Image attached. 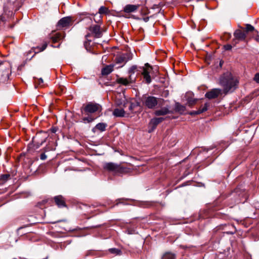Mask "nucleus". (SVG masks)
Instances as JSON below:
<instances>
[{
  "instance_id": "obj_1",
  "label": "nucleus",
  "mask_w": 259,
  "mask_h": 259,
  "mask_svg": "<svg viewBox=\"0 0 259 259\" xmlns=\"http://www.w3.org/2000/svg\"><path fill=\"white\" fill-rule=\"evenodd\" d=\"M239 81L230 72L224 73L220 78V84L223 88V93L226 95L232 93L238 87Z\"/></svg>"
},
{
  "instance_id": "obj_2",
  "label": "nucleus",
  "mask_w": 259,
  "mask_h": 259,
  "mask_svg": "<svg viewBox=\"0 0 259 259\" xmlns=\"http://www.w3.org/2000/svg\"><path fill=\"white\" fill-rule=\"evenodd\" d=\"M102 110L101 106L97 103H90L88 104L84 108L85 113L89 115L95 113H100ZM98 116H93L89 115L87 117L83 118L82 120L85 122H91L93 121Z\"/></svg>"
},
{
  "instance_id": "obj_3",
  "label": "nucleus",
  "mask_w": 259,
  "mask_h": 259,
  "mask_svg": "<svg viewBox=\"0 0 259 259\" xmlns=\"http://www.w3.org/2000/svg\"><path fill=\"white\" fill-rule=\"evenodd\" d=\"M104 168L109 171L115 173L125 174L129 172V168L112 162L106 163L104 165Z\"/></svg>"
},
{
  "instance_id": "obj_4",
  "label": "nucleus",
  "mask_w": 259,
  "mask_h": 259,
  "mask_svg": "<svg viewBox=\"0 0 259 259\" xmlns=\"http://www.w3.org/2000/svg\"><path fill=\"white\" fill-rule=\"evenodd\" d=\"M11 67L8 63H5L0 65V81L5 82L7 81L11 74Z\"/></svg>"
},
{
  "instance_id": "obj_5",
  "label": "nucleus",
  "mask_w": 259,
  "mask_h": 259,
  "mask_svg": "<svg viewBox=\"0 0 259 259\" xmlns=\"http://www.w3.org/2000/svg\"><path fill=\"white\" fill-rule=\"evenodd\" d=\"M89 30L91 33H88L85 35V38L88 41H91V40L89 39V37L91 35H93L97 38H100L102 36V32L101 30L100 26L97 25L90 27Z\"/></svg>"
},
{
  "instance_id": "obj_6",
  "label": "nucleus",
  "mask_w": 259,
  "mask_h": 259,
  "mask_svg": "<svg viewBox=\"0 0 259 259\" xmlns=\"http://www.w3.org/2000/svg\"><path fill=\"white\" fill-rule=\"evenodd\" d=\"M143 103L147 108L152 109L157 104V100L153 96H145L143 97Z\"/></svg>"
},
{
  "instance_id": "obj_7",
  "label": "nucleus",
  "mask_w": 259,
  "mask_h": 259,
  "mask_svg": "<svg viewBox=\"0 0 259 259\" xmlns=\"http://www.w3.org/2000/svg\"><path fill=\"white\" fill-rule=\"evenodd\" d=\"M131 58L128 54H122L116 57L115 61L116 64L121 65L119 67H122Z\"/></svg>"
},
{
  "instance_id": "obj_8",
  "label": "nucleus",
  "mask_w": 259,
  "mask_h": 259,
  "mask_svg": "<svg viewBox=\"0 0 259 259\" xmlns=\"http://www.w3.org/2000/svg\"><path fill=\"white\" fill-rule=\"evenodd\" d=\"M151 70L152 67L149 65V64H145V67L143 69L142 74L144 76V79L148 83H149L151 81V77L149 75V73Z\"/></svg>"
},
{
  "instance_id": "obj_9",
  "label": "nucleus",
  "mask_w": 259,
  "mask_h": 259,
  "mask_svg": "<svg viewBox=\"0 0 259 259\" xmlns=\"http://www.w3.org/2000/svg\"><path fill=\"white\" fill-rule=\"evenodd\" d=\"M72 23V20L70 17H64L60 19L58 23V27L62 28L69 26Z\"/></svg>"
},
{
  "instance_id": "obj_10",
  "label": "nucleus",
  "mask_w": 259,
  "mask_h": 259,
  "mask_svg": "<svg viewBox=\"0 0 259 259\" xmlns=\"http://www.w3.org/2000/svg\"><path fill=\"white\" fill-rule=\"evenodd\" d=\"M221 93V90L214 89L208 92L205 94L206 98L209 99H212L217 98Z\"/></svg>"
},
{
  "instance_id": "obj_11",
  "label": "nucleus",
  "mask_w": 259,
  "mask_h": 259,
  "mask_svg": "<svg viewBox=\"0 0 259 259\" xmlns=\"http://www.w3.org/2000/svg\"><path fill=\"white\" fill-rule=\"evenodd\" d=\"M135 78H133L131 75H129L128 78L119 77L117 79L116 81L118 83L124 85H127L131 83L135 82Z\"/></svg>"
},
{
  "instance_id": "obj_12",
  "label": "nucleus",
  "mask_w": 259,
  "mask_h": 259,
  "mask_svg": "<svg viewBox=\"0 0 259 259\" xmlns=\"http://www.w3.org/2000/svg\"><path fill=\"white\" fill-rule=\"evenodd\" d=\"M54 201L56 204L59 207H66V202L64 198L61 195H58L54 197Z\"/></svg>"
},
{
  "instance_id": "obj_13",
  "label": "nucleus",
  "mask_w": 259,
  "mask_h": 259,
  "mask_svg": "<svg viewBox=\"0 0 259 259\" xmlns=\"http://www.w3.org/2000/svg\"><path fill=\"white\" fill-rule=\"evenodd\" d=\"M140 7L139 5H127L123 9L125 13H130L137 11Z\"/></svg>"
},
{
  "instance_id": "obj_14",
  "label": "nucleus",
  "mask_w": 259,
  "mask_h": 259,
  "mask_svg": "<svg viewBox=\"0 0 259 259\" xmlns=\"http://www.w3.org/2000/svg\"><path fill=\"white\" fill-rule=\"evenodd\" d=\"M193 94L192 93H187L185 98L187 101V103L189 106H192L196 103L197 99L193 98Z\"/></svg>"
},
{
  "instance_id": "obj_15",
  "label": "nucleus",
  "mask_w": 259,
  "mask_h": 259,
  "mask_svg": "<svg viewBox=\"0 0 259 259\" xmlns=\"http://www.w3.org/2000/svg\"><path fill=\"white\" fill-rule=\"evenodd\" d=\"M234 35L236 39L240 40H245L246 37V33L239 29L235 31Z\"/></svg>"
},
{
  "instance_id": "obj_16",
  "label": "nucleus",
  "mask_w": 259,
  "mask_h": 259,
  "mask_svg": "<svg viewBox=\"0 0 259 259\" xmlns=\"http://www.w3.org/2000/svg\"><path fill=\"white\" fill-rule=\"evenodd\" d=\"M64 37V33L57 32L51 36V39L53 43L59 41Z\"/></svg>"
},
{
  "instance_id": "obj_17",
  "label": "nucleus",
  "mask_w": 259,
  "mask_h": 259,
  "mask_svg": "<svg viewBox=\"0 0 259 259\" xmlns=\"http://www.w3.org/2000/svg\"><path fill=\"white\" fill-rule=\"evenodd\" d=\"M113 68L114 65H106L102 69V75H107L109 74L113 70Z\"/></svg>"
},
{
  "instance_id": "obj_18",
  "label": "nucleus",
  "mask_w": 259,
  "mask_h": 259,
  "mask_svg": "<svg viewBox=\"0 0 259 259\" xmlns=\"http://www.w3.org/2000/svg\"><path fill=\"white\" fill-rule=\"evenodd\" d=\"M207 107H208V105H207V104L206 103V104H205L203 107H202V108H200L199 109H198L197 111H191L189 113V114H190L191 115H195L201 114L207 110Z\"/></svg>"
},
{
  "instance_id": "obj_19",
  "label": "nucleus",
  "mask_w": 259,
  "mask_h": 259,
  "mask_svg": "<svg viewBox=\"0 0 259 259\" xmlns=\"http://www.w3.org/2000/svg\"><path fill=\"white\" fill-rule=\"evenodd\" d=\"M163 120V118L162 117L154 118L151 120L150 124L152 125L153 128H155L157 124L162 122Z\"/></svg>"
},
{
  "instance_id": "obj_20",
  "label": "nucleus",
  "mask_w": 259,
  "mask_h": 259,
  "mask_svg": "<svg viewBox=\"0 0 259 259\" xmlns=\"http://www.w3.org/2000/svg\"><path fill=\"white\" fill-rule=\"evenodd\" d=\"M169 111L166 108H162L155 111V114L157 116L164 115L169 113Z\"/></svg>"
},
{
  "instance_id": "obj_21",
  "label": "nucleus",
  "mask_w": 259,
  "mask_h": 259,
  "mask_svg": "<svg viewBox=\"0 0 259 259\" xmlns=\"http://www.w3.org/2000/svg\"><path fill=\"white\" fill-rule=\"evenodd\" d=\"M113 114L116 117H123L124 116L125 112L123 109L116 108L113 111Z\"/></svg>"
},
{
  "instance_id": "obj_22",
  "label": "nucleus",
  "mask_w": 259,
  "mask_h": 259,
  "mask_svg": "<svg viewBox=\"0 0 259 259\" xmlns=\"http://www.w3.org/2000/svg\"><path fill=\"white\" fill-rule=\"evenodd\" d=\"M249 32H252L253 33V34H257L258 31L254 29V28L253 26L251 25L250 24H246V30H245V33L246 34Z\"/></svg>"
},
{
  "instance_id": "obj_23",
  "label": "nucleus",
  "mask_w": 259,
  "mask_h": 259,
  "mask_svg": "<svg viewBox=\"0 0 259 259\" xmlns=\"http://www.w3.org/2000/svg\"><path fill=\"white\" fill-rule=\"evenodd\" d=\"M106 126V124L104 123H99L96 125L95 128L101 132H103L105 131Z\"/></svg>"
},
{
  "instance_id": "obj_24",
  "label": "nucleus",
  "mask_w": 259,
  "mask_h": 259,
  "mask_svg": "<svg viewBox=\"0 0 259 259\" xmlns=\"http://www.w3.org/2000/svg\"><path fill=\"white\" fill-rule=\"evenodd\" d=\"M162 259H176V256L171 253H166L163 255Z\"/></svg>"
},
{
  "instance_id": "obj_25",
  "label": "nucleus",
  "mask_w": 259,
  "mask_h": 259,
  "mask_svg": "<svg viewBox=\"0 0 259 259\" xmlns=\"http://www.w3.org/2000/svg\"><path fill=\"white\" fill-rule=\"evenodd\" d=\"M47 47V44L46 42H45L42 46H41V47H37L35 49V53H38L39 52H41V51H43L44 50H45L46 48Z\"/></svg>"
},
{
  "instance_id": "obj_26",
  "label": "nucleus",
  "mask_w": 259,
  "mask_h": 259,
  "mask_svg": "<svg viewBox=\"0 0 259 259\" xmlns=\"http://www.w3.org/2000/svg\"><path fill=\"white\" fill-rule=\"evenodd\" d=\"M108 12V9L105 7L102 6L99 10V13L100 14H106Z\"/></svg>"
},
{
  "instance_id": "obj_27",
  "label": "nucleus",
  "mask_w": 259,
  "mask_h": 259,
  "mask_svg": "<svg viewBox=\"0 0 259 259\" xmlns=\"http://www.w3.org/2000/svg\"><path fill=\"white\" fill-rule=\"evenodd\" d=\"M10 175L9 174L2 175L0 176V180L5 182L10 178Z\"/></svg>"
},
{
  "instance_id": "obj_28",
  "label": "nucleus",
  "mask_w": 259,
  "mask_h": 259,
  "mask_svg": "<svg viewBox=\"0 0 259 259\" xmlns=\"http://www.w3.org/2000/svg\"><path fill=\"white\" fill-rule=\"evenodd\" d=\"M190 167L191 165H190L189 163H188L186 165V167L184 168V169H185L184 173L185 176H187L191 172V170L190 169Z\"/></svg>"
},
{
  "instance_id": "obj_29",
  "label": "nucleus",
  "mask_w": 259,
  "mask_h": 259,
  "mask_svg": "<svg viewBox=\"0 0 259 259\" xmlns=\"http://www.w3.org/2000/svg\"><path fill=\"white\" fill-rule=\"evenodd\" d=\"M228 227L231 228V230L227 231L226 233L227 234H233L236 232V230L235 226L233 225H228Z\"/></svg>"
},
{
  "instance_id": "obj_30",
  "label": "nucleus",
  "mask_w": 259,
  "mask_h": 259,
  "mask_svg": "<svg viewBox=\"0 0 259 259\" xmlns=\"http://www.w3.org/2000/svg\"><path fill=\"white\" fill-rule=\"evenodd\" d=\"M137 70V66H132L128 71V73L130 74V75H131L132 77L133 74H134L135 71Z\"/></svg>"
},
{
  "instance_id": "obj_31",
  "label": "nucleus",
  "mask_w": 259,
  "mask_h": 259,
  "mask_svg": "<svg viewBox=\"0 0 259 259\" xmlns=\"http://www.w3.org/2000/svg\"><path fill=\"white\" fill-rule=\"evenodd\" d=\"M141 13L143 15H146L149 14V11L147 7H143L141 10Z\"/></svg>"
},
{
  "instance_id": "obj_32",
  "label": "nucleus",
  "mask_w": 259,
  "mask_h": 259,
  "mask_svg": "<svg viewBox=\"0 0 259 259\" xmlns=\"http://www.w3.org/2000/svg\"><path fill=\"white\" fill-rule=\"evenodd\" d=\"M164 6V3L163 2H159V3H155L153 5V8H159L160 7H162Z\"/></svg>"
},
{
  "instance_id": "obj_33",
  "label": "nucleus",
  "mask_w": 259,
  "mask_h": 259,
  "mask_svg": "<svg viewBox=\"0 0 259 259\" xmlns=\"http://www.w3.org/2000/svg\"><path fill=\"white\" fill-rule=\"evenodd\" d=\"M109 251L111 253H114L116 254H119V252H120V251L119 250L116 249V248H111L109 249Z\"/></svg>"
},
{
  "instance_id": "obj_34",
  "label": "nucleus",
  "mask_w": 259,
  "mask_h": 259,
  "mask_svg": "<svg viewBox=\"0 0 259 259\" xmlns=\"http://www.w3.org/2000/svg\"><path fill=\"white\" fill-rule=\"evenodd\" d=\"M232 48V47L231 45L228 44V45L224 46V49L227 51L231 50Z\"/></svg>"
},
{
  "instance_id": "obj_35",
  "label": "nucleus",
  "mask_w": 259,
  "mask_h": 259,
  "mask_svg": "<svg viewBox=\"0 0 259 259\" xmlns=\"http://www.w3.org/2000/svg\"><path fill=\"white\" fill-rule=\"evenodd\" d=\"M254 80L257 83H259V73L255 74L254 77Z\"/></svg>"
},
{
  "instance_id": "obj_36",
  "label": "nucleus",
  "mask_w": 259,
  "mask_h": 259,
  "mask_svg": "<svg viewBox=\"0 0 259 259\" xmlns=\"http://www.w3.org/2000/svg\"><path fill=\"white\" fill-rule=\"evenodd\" d=\"M184 107L183 106H180L179 105V113H183V111H184Z\"/></svg>"
},
{
  "instance_id": "obj_37",
  "label": "nucleus",
  "mask_w": 259,
  "mask_h": 259,
  "mask_svg": "<svg viewBox=\"0 0 259 259\" xmlns=\"http://www.w3.org/2000/svg\"><path fill=\"white\" fill-rule=\"evenodd\" d=\"M40 158L41 160H45L47 158V155L45 153H42L40 155Z\"/></svg>"
},
{
  "instance_id": "obj_38",
  "label": "nucleus",
  "mask_w": 259,
  "mask_h": 259,
  "mask_svg": "<svg viewBox=\"0 0 259 259\" xmlns=\"http://www.w3.org/2000/svg\"><path fill=\"white\" fill-rule=\"evenodd\" d=\"M38 84L39 85H41V84L43 83V80L41 78L37 79Z\"/></svg>"
},
{
  "instance_id": "obj_39",
  "label": "nucleus",
  "mask_w": 259,
  "mask_h": 259,
  "mask_svg": "<svg viewBox=\"0 0 259 259\" xmlns=\"http://www.w3.org/2000/svg\"><path fill=\"white\" fill-rule=\"evenodd\" d=\"M254 35H256V36L254 38V39L258 42H259V35L257 34H254Z\"/></svg>"
},
{
  "instance_id": "obj_40",
  "label": "nucleus",
  "mask_w": 259,
  "mask_h": 259,
  "mask_svg": "<svg viewBox=\"0 0 259 259\" xmlns=\"http://www.w3.org/2000/svg\"><path fill=\"white\" fill-rule=\"evenodd\" d=\"M98 212H100V211H99V209H95L94 211H93V210H91V212H92V213H95V212H96V213H95V214H98V213H99Z\"/></svg>"
},
{
  "instance_id": "obj_41",
  "label": "nucleus",
  "mask_w": 259,
  "mask_h": 259,
  "mask_svg": "<svg viewBox=\"0 0 259 259\" xmlns=\"http://www.w3.org/2000/svg\"><path fill=\"white\" fill-rule=\"evenodd\" d=\"M188 161V159L187 158H185L184 159V160H183L182 162H179V164H182L183 162H187Z\"/></svg>"
},
{
  "instance_id": "obj_42",
  "label": "nucleus",
  "mask_w": 259,
  "mask_h": 259,
  "mask_svg": "<svg viewBox=\"0 0 259 259\" xmlns=\"http://www.w3.org/2000/svg\"><path fill=\"white\" fill-rule=\"evenodd\" d=\"M129 109L132 111L133 110V104L130 103L129 105Z\"/></svg>"
},
{
  "instance_id": "obj_43",
  "label": "nucleus",
  "mask_w": 259,
  "mask_h": 259,
  "mask_svg": "<svg viewBox=\"0 0 259 259\" xmlns=\"http://www.w3.org/2000/svg\"><path fill=\"white\" fill-rule=\"evenodd\" d=\"M148 19H149L148 17H146V18H144V21H146V22L148 21Z\"/></svg>"
},
{
  "instance_id": "obj_44",
  "label": "nucleus",
  "mask_w": 259,
  "mask_h": 259,
  "mask_svg": "<svg viewBox=\"0 0 259 259\" xmlns=\"http://www.w3.org/2000/svg\"><path fill=\"white\" fill-rule=\"evenodd\" d=\"M227 35H228V38H230V37H231L230 34H227Z\"/></svg>"
},
{
  "instance_id": "obj_45",
  "label": "nucleus",
  "mask_w": 259,
  "mask_h": 259,
  "mask_svg": "<svg viewBox=\"0 0 259 259\" xmlns=\"http://www.w3.org/2000/svg\"><path fill=\"white\" fill-rule=\"evenodd\" d=\"M0 20H3V17L2 16H0Z\"/></svg>"
},
{
  "instance_id": "obj_46",
  "label": "nucleus",
  "mask_w": 259,
  "mask_h": 259,
  "mask_svg": "<svg viewBox=\"0 0 259 259\" xmlns=\"http://www.w3.org/2000/svg\"><path fill=\"white\" fill-rule=\"evenodd\" d=\"M185 186V185H184V184H182V185L179 186V187H182V186Z\"/></svg>"
},
{
  "instance_id": "obj_47",
  "label": "nucleus",
  "mask_w": 259,
  "mask_h": 259,
  "mask_svg": "<svg viewBox=\"0 0 259 259\" xmlns=\"http://www.w3.org/2000/svg\"><path fill=\"white\" fill-rule=\"evenodd\" d=\"M92 206H93V208H95V207H96V206H95V205H93Z\"/></svg>"
},
{
  "instance_id": "obj_48",
  "label": "nucleus",
  "mask_w": 259,
  "mask_h": 259,
  "mask_svg": "<svg viewBox=\"0 0 259 259\" xmlns=\"http://www.w3.org/2000/svg\"><path fill=\"white\" fill-rule=\"evenodd\" d=\"M87 43V41H85V44H84V45H86Z\"/></svg>"
},
{
  "instance_id": "obj_49",
  "label": "nucleus",
  "mask_w": 259,
  "mask_h": 259,
  "mask_svg": "<svg viewBox=\"0 0 259 259\" xmlns=\"http://www.w3.org/2000/svg\"><path fill=\"white\" fill-rule=\"evenodd\" d=\"M182 170H183V169H182V168L181 167V171H182Z\"/></svg>"
}]
</instances>
